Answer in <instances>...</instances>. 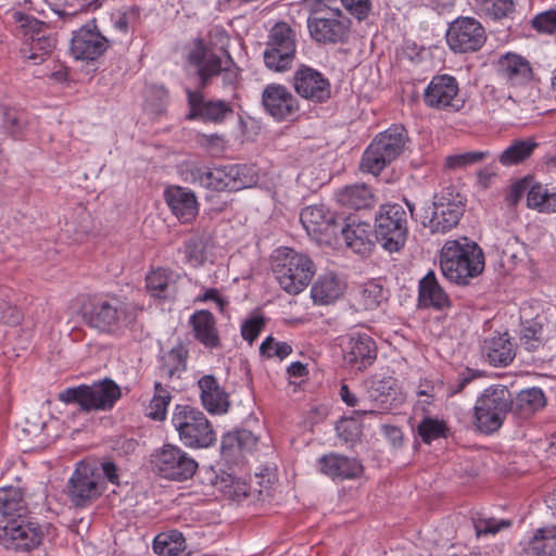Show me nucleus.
Wrapping results in <instances>:
<instances>
[{"instance_id": "23", "label": "nucleus", "mask_w": 556, "mask_h": 556, "mask_svg": "<svg viewBox=\"0 0 556 556\" xmlns=\"http://www.w3.org/2000/svg\"><path fill=\"white\" fill-rule=\"evenodd\" d=\"M262 103L268 114L276 119H286L299 110L296 98L283 85H267L262 93Z\"/></svg>"}, {"instance_id": "42", "label": "nucleus", "mask_w": 556, "mask_h": 556, "mask_svg": "<svg viewBox=\"0 0 556 556\" xmlns=\"http://www.w3.org/2000/svg\"><path fill=\"white\" fill-rule=\"evenodd\" d=\"M538 147L531 139L516 140L507 147L498 156L504 166L516 165L528 159Z\"/></svg>"}, {"instance_id": "1", "label": "nucleus", "mask_w": 556, "mask_h": 556, "mask_svg": "<svg viewBox=\"0 0 556 556\" xmlns=\"http://www.w3.org/2000/svg\"><path fill=\"white\" fill-rule=\"evenodd\" d=\"M440 266L447 280L467 286L483 273L484 254L476 242L466 237L448 240L441 249Z\"/></svg>"}, {"instance_id": "29", "label": "nucleus", "mask_w": 556, "mask_h": 556, "mask_svg": "<svg viewBox=\"0 0 556 556\" xmlns=\"http://www.w3.org/2000/svg\"><path fill=\"white\" fill-rule=\"evenodd\" d=\"M165 200L172 212L182 223H189L198 214L199 207L194 193L186 188L172 186L165 190Z\"/></svg>"}, {"instance_id": "11", "label": "nucleus", "mask_w": 556, "mask_h": 556, "mask_svg": "<svg viewBox=\"0 0 556 556\" xmlns=\"http://www.w3.org/2000/svg\"><path fill=\"white\" fill-rule=\"evenodd\" d=\"M13 18L21 24L25 37L21 49L24 58L34 64H41L55 48L56 40L51 29L43 22L21 12H14Z\"/></svg>"}, {"instance_id": "19", "label": "nucleus", "mask_w": 556, "mask_h": 556, "mask_svg": "<svg viewBox=\"0 0 556 556\" xmlns=\"http://www.w3.org/2000/svg\"><path fill=\"white\" fill-rule=\"evenodd\" d=\"M68 496L75 506H85L102 494L100 473L86 463H79L68 481Z\"/></svg>"}, {"instance_id": "24", "label": "nucleus", "mask_w": 556, "mask_h": 556, "mask_svg": "<svg viewBox=\"0 0 556 556\" xmlns=\"http://www.w3.org/2000/svg\"><path fill=\"white\" fill-rule=\"evenodd\" d=\"M201 90L192 91L187 89L188 105L190 108L189 119L201 118L206 122L218 123L224 121L226 115L232 113L230 104L223 100L205 101Z\"/></svg>"}, {"instance_id": "38", "label": "nucleus", "mask_w": 556, "mask_h": 556, "mask_svg": "<svg viewBox=\"0 0 556 556\" xmlns=\"http://www.w3.org/2000/svg\"><path fill=\"white\" fill-rule=\"evenodd\" d=\"M527 551L534 556L556 555V525L538 529L529 541Z\"/></svg>"}, {"instance_id": "39", "label": "nucleus", "mask_w": 556, "mask_h": 556, "mask_svg": "<svg viewBox=\"0 0 556 556\" xmlns=\"http://www.w3.org/2000/svg\"><path fill=\"white\" fill-rule=\"evenodd\" d=\"M27 513V507L23 497V492L18 486L0 488V515L4 517H23Z\"/></svg>"}, {"instance_id": "21", "label": "nucleus", "mask_w": 556, "mask_h": 556, "mask_svg": "<svg viewBox=\"0 0 556 556\" xmlns=\"http://www.w3.org/2000/svg\"><path fill=\"white\" fill-rule=\"evenodd\" d=\"M377 354L376 342L366 333H353L344 342L343 361L351 370H366L374 364Z\"/></svg>"}, {"instance_id": "37", "label": "nucleus", "mask_w": 556, "mask_h": 556, "mask_svg": "<svg viewBox=\"0 0 556 556\" xmlns=\"http://www.w3.org/2000/svg\"><path fill=\"white\" fill-rule=\"evenodd\" d=\"M337 201L340 205L353 210L368 208L375 203L371 190L364 184L346 186L337 194Z\"/></svg>"}, {"instance_id": "17", "label": "nucleus", "mask_w": 556, "mask_h": 556, "mask_svg": "<svg viewBox=\"0 0 556 556\" xmlns=\"http://www.w3.org/2000/svg\"><path fill=\"white\" fill-rule=\"evenodd\" d=\"M424 101L429 108L447 112H457L465 104L457 80L446 74L432 77L424 92Z\"/></svg>"}, {"instance_id": "57", "label": "nucleus", "mask_w": 556, "mask_h": 556, "mask_svg": "<svg viewBox=\"0 0 556 556\" xmlns=\"http://www.w3.org/2000/svg\"><path fill=\"white\" fill-rule=\"evenodd\" d=\"M343 7L358 21L365 20L370 10V0H341Z\"/></svg>"}, {"instance_id": "25", "label": "nucleus", "mask_w": 556, "mask_h": 556, "mask_svg": "<svg viewBox=\"0 0 556 556\" xmlns=\"http://www.w3.org/2000/svg\"><path fill=\"white\" fill-rule=\"evenodd\" d=\"M200 400L203 407L213 415L228 412L230 406L229 394L219 384L213 375H204L198 380Z\"/></svg>"}, {"instance_id": "45", "label": "nucleus", "mask_w": 556, "mask_h": 556, "mask_svg": "<svg viewBox=\"0 0 556 556\" xmlns=\"http://www.w3.org/2000/svg\"><path fill=\"white\" fill-rule=\"evenodd\" d=\"M519 340L525 350L536 351L543 344V324L539 319L522 323Z\"/></svg>"}, {"instance_id": "54", "label": "nucleus", "mask_w": 556, "mask_h": 556, "mask_svg": "<svg viewBox=\"0 0 556 556\" xmlns=\"http://www.w3.org/2000/svg\"><path fill=\"white\" fill-rule=\"evenodd\" d=\"M23 319L21 311L9 301H0V324L16 326Z\"/></svg>"}, {"instance_id": "36", "label": "nucleus", "mask_w": 556, "mask_h": 556, "mask_svg": "<svg viewBox=\"0 0 556 556\" xmlns=\"http://www.w3.org/2000/svg\"><path fill=\"white\" fill-rule=\"evenodd\" d=\"M545 406V395L539 388L522 390L513 400L511 413L518 418L527 419Z\"/></svg>"}, {"instance_id": "7", "label": "nucleus", "mask_w": 556, "mask_h": 556, "mask_svg": "<svg viewBox=\"0 0 556 556\" xmlns=\"http://www.w3.org/2000/svg\"><path fill=\"white\" fill-rule=\"evenodd\" d=\"M85 323L105 333H115L135 320L126 303L118 298L94 299L83 308Z\"/></svg>"}, {"instance_id": "4", "label": "nucleus", "mask_w": 556, "mask_h": 556, "mask_svg": "<svg viewBox=\"0 0 556 556\" xmlns=\"http://www.w3.org/2000/svg\"><path fill=\"white\" fill-rule=\"evenodd\" d=\"M244 166L230 164L210 167L197 163L186 165L182 172L188 184L213 191H238L250 186L251 179L244 174Z\"/></svg>"}, {"instance_id": "22", "label": "nucleus", "mask_w": 556, "mask_h": 556, "mask_svg": "<svg viewBox=\"0 0 556 556\" xmlns=\"http://www.w3.org/2000/svg\"><path fill=\"white\" fill-rule=\"evenodd\" d=\"M108 43L96 26L86 25L74 31L70 50L77 60L92 61L103 54Z\"/></svg>"}, {"instance_id": "61", "label": "nucleus", "mask_w": 556, "mask_h": 556, "mask_svg": "<svg viewBox=\"0 0 556 556\" xmlns=\"http://www.w3.org/2000/svg\"><path fill=\"white\" fill-rule=\"evenodd\" d=\"M480 372L467 368L460 376L456 384L448 387V394L454 395L460 393L473 379L478 378Z\"/></svg>"}, {"instance_id": "47", "label": "nucleus", "mask_w": 556, "mask_h": 556, "mask_svg": "<svg viewBox=\"0 0 556 556\" xmlns=\"http://www.w3.org/2000/svg\"><path fill=\"white\" fill-rule=\"evenodd\" d=\"M490 153L488 151H467L452 154L445 157L444 166L450 170L464 169L470 165L485 160Z\"/></svg>"}, {"instance_id": "32", "label": "nucleus", "mask_w": 556, "mask_h": 556, "mask_svg": "<svg viewBox=\"0 0 556 556\" xmlns=\"http://www.w3.org/2000/svg\"><path fill=\"white\" fill-rule=\"evenodd\" d=\"M180 279L181 276L175 270L159 268L147 276V289L154 298L172 299L178 291L177 283Z\"/></svg>"}, {"instance_id": "46", "label": "nucleus", "mask_w": 556, "mask_h": 556, "mask_svg": "<svg viewBox=\"0 0 556 556\" xmlns=\"http://www.w3.org/2000/svg\"><path fill=\"white\" fill-rule=\"evenodd\" d=\"M172 395L161 382L154 384V395L148 407V416L153 420H164L167 406L170 403Z\"/></svg>"}, {"instance_id": "15", "label": "nucleus", "mask_w": 556, "mask_h": 556, "mask_svg": "<svg viewBox=\"0 0 556 556\" xmlns=\"http://www.w3.org/2000/svg\"><path fill=\"white\" fill-rule=\"evenodd\" d=\"M485 30L473 17L462 16L453 21L446 31V42L458 53L478 51L485 42Z\"/></svg>"}, {"instance_id": "28", "label": "nucleus", "mask_w": 556, "mask_h": 556, "mask_svg": "<svg viewBox=\"0 0 556 556\" xmlns=\"http://www.w3.org/2000/svg\"><path fill=\"white\" fill-rule=\"evenodd\" d=\"M338 230L342 233L346 247L355 253L364 255L370 252L372 242L369 224L356 220V218H340Z\"/></svg>"}, {"instance_id": "9", "label": "nucleus", "mask_w": 556, "mask_h": 556, "mask_svg": "<svg viewBox=\"0 0 556 556\" xmlns=\"http://www.w3.org/2000/svg\"><path fill=\"white\" fill-rule=\"evenodd\" d=\"M464 214L463 198L447 189L434 197V201L421 208L419 216L425 228L432 233H445L453 229Z\"/></svg>"}, {"instance_id": "27", "label": "nucleus", "mask_w": 556, "mask_h": 556, "mask_svg": "<svg viewBox=\"0 0 556 556\" xmlns=\"http://www.w3.org/2000/svg\"><path fill=\"white\" fill-rule=\"evenodd\" d=\"M497 74L511 86H521L533 78L530 62L522 55L508 52L497 61Z\"/></svg>"}, {"instance_id": "8", "label": "nucleus", "mask_w": 556, "mask_h": 556, "mask_svg": "<svg viewBox=\"0 0 556 556\" xmlns=\"http://www.w3.org/2000/svg\"><path fill=\"white\" fill-rule=\"evenodd\" d=\"M513 395L504 386L484 390L475 406V424L483 433L498 430L508 412H511Z\"/></svg>"}, {"instance_id": "20", "label": "nucleus", "mask_w": 556, "mask_h": 556, "mask_svg": "<svg viewBox=\"0 0 556 556\" xmlns=\"http://www.w3.org/2000/svg\"><path fill=\"white\" fill-rule=\"evenodd\" d=\"M292 83L295 92L313 103H324L330 98L329 79L311 66L301 65L294 72Z\"/></svg>"}, {"instance_id": "6", "label": "nucleus", "mask_w": 556, "mask_h": 556, "mask_svg": "<svg viewBox=\"0 0 556 556\" xmlns=\"http://www.w3.org/2000/svg\"><path fill=\"white\" fill-rule=\"evenodd\" d=\"M172 424L188 447H208L216 441L215 431L204 413L190 405H176Z\"/></svg>"}, {"instance_id": "58", "label": "nucleus", "mask_w": 556, "mask_h": 556, "mask_svg": "<svg viewBox=\"0 0 556 556\" xmlns=\"http://www.w3.org/2000/svg\"><path fill=\"white\" fill-rule=\"evenodd\" d=\"M25 428L24 431L34 437H39L42 434L43 430L47 427V424L45 420H41V417L37 413H30L26 419H25Z\"/></svg>"}, {"instance_id": "48", "label": "nucleus", "mask_w": 556, "mask_h": 556, "mask_svg": "<svg viewBox=\"0 0 556 556\" xmlns=\"http://www.w3.org/2000/svg\"><path fill=\"white\" fill-rule=\"evenodd\" d=\"M386 300L387 291L379 282L372 280L363 285L361 303L365 309H376Z\"/></svg>"}, {"instance_id": "64", "label": "nucleus", "mask_w": 556, "mask_h": 556, "mask_svg": "<svg viewBox=\"0 0 556 556\" xmlns=\"http://www.w3.org/2000/svg\"><path fill=\"white\" fill-rule=\"evenodd\" d=\"M514 2L513 0H494L492 4V11L495 17L506 16L508 13L513 12Z\"/></svg>"}, {"instance_id": "55", "label": "nucleus", "mask_w": 556, "mask_h": 556, "mask_svg": "<svg viewBox=\"0 0 556 556\" xmlns=\"http://www.w3.org/2000/svg\"><path fill=\"white\" fill-rule=\"evenodd\" d=\"M510 526V521L501 520L496 521L495 519H478L475 522V530L477 536L485 535V534H495L501 529L508 528Z\"/></svg>"}, {"instance_id": "44", "label": "nucleus", "mask_w": 556, "mask_h": 556, "mask_svg": "<svg viewBox=\"0 0 556 556\" xmlns=\"http://www.w3.org/2000/svg\"><path fill=\"white\" fill-rule=\"evenodd\" d=\"M186 354L182 348L172 349L163 358L160 376L168 380L179 377L186 370Z\"/></svg>"}, {"instance_id": "30", "label": "nucleus", "mask_w": 556, "mask_h": 556, "mask_svg": "<svg viewBox=\"0 0 556 556\" xmlns=\"http://www.w3.org/2000/svg\"><path fill=\"white\" fill-rule=\"evenodd\" d=\"M418 304L420 307H432L437 311H444L451 306V300L440 286L435 274L430 270L419 281Z\"/></svg>"}, {"instance_id": "16", "label": "nucleus", "mask_w": 556, "mask_h": 556, "mask_svg": "<svg viewBox=\"0 0 556 556\" xmlns=\"http://www.w3.org/2000/svg\"><path fill=\"white\" fill-rule=\"evenodd\" d=\"M43 539L41 527L33 521L13 518L0 529V544L5 548L28 552L38 547Z\"/></svg>"}, {"instance_id": "59", "label": "nucleus", "mask_w": 556, "mask_h": 556, "mask_svg": "<svg viewBox=\"0 0 556 556\" xmlns=\"http://www.w3.org/2000/svg\"><path fill=\"white\" fill-rule=\"evenodd\" d=\"M337 432L341 440L345 443H355L358 439V429L355 425L349 421H341L337 425Z\"/></svg>"}, {"instance_id": "43", "label": "nucleus", "mask_w": 556, "mask_h": 556, "mask_svg": "<svg viewBox=\"0 0 556 556\" xmlns=\"http://www.w3.org/2000/svg\"><path fill=\"white\" fill-rule=\"evenodd\" d=\"M184 549L185 538L177 531L160 533L153 541V551L161 556H178Z\"/></svg>"}, {"instance_id": "62", "label": "nucleus", "mask_w": 556, "mask_h": 556, "mask_svg": "<svg viewBox=\"0 0 556 556\" xmlns=\"http://www.w3.org/2000/svg\"><path fill=\"white\" fill-rule=\"evenodd\" d=\"M4 123L13 134H18L26 123L23 113L7 111L4 113Z\"/></svg>"}, {"instance_id": "31", "label": "nucleus", "mask_w": 556, "mask_h": 556, "mask_svg": "<svg viewBox=\"0 0 556 556\" xmlns=\"http://www.w3.org/2000/svg\"><path fill=\"white\" fill-rule=\"evenodd\" d=\"M320 471L332 479H353L363 472V466L356 458L339 454L324 455L319 459Z\"/></svg>"}, {"instance_id": "40", "label": "nucleus", "mask_w": 556, "mask_h": 556, "mask_svg": "<svg viewBox=\"0 0 556 556\" xmlns=\"http://www.w3.org/2000/svg\"><path fill=\"white\" fill-rule=\"evenodd\" d=\"M527 205L539 213H556V191L549 192L541 184H534L527 192Z\"/></svg>"}, {"instance_id": "49", "label": "nucleus", "mask_w": 556, "mask_h": 556, "mask_svg": "<svg viewBox=\"0 0 556 556\" xmlns=\"http://www.w3.org/2000/svg\"><path fill=\"white\" fill-rule=\"evenodd\" d=\"M417 431L421 440L429 444L433 440L444 435L445 424L443 421L426 417L418 425Z\"/></svg>"}, {"instance_id": "35", "label": "nucleus", "mask_w": 556, "mask_h": 556, "mask_svg": "<svg viewBox=\"0 0 556 556\" xmlns=\"http://www.w3.org/2000/svg\"><path fill=\"white\" fill-rule=\"evenodd\" d=\"M483 352L490 363L495 366H506L511 363L515 357L514 345L507 333L485 339Z\"/></svg>"}, {"instance_id": "34", "label": "nucleus", "mask_w": 556, "mask_h": 556, "mask_svg": "<svg viewBox=\"0 0 556 556\" xmlns=\"http://www.w3.org/2000/svg\"><path fill=\"white\" fill-rule=\"evenodd\" d=\"M396 380L392 377L372 380L366 391V399L372 402V406L357 414H377L379 409H387L390 400H394Z\"/></svg>"}, {"instance_id": "14", "label": "nucleus", "mask_w": 556, "mask_h": 556, "mask_svg": "<svg viewBox=\"0 0 556 556\" xmlns=\"http://www.w3.org/2000/svg\"><path fill=\"white\" fill-rule=\"evenodd\" d=\"M188 59L190 64L197 67L200 89H205L210 85L211 79L217 75H222L224 87H233L237 83V70L228 66L223 67L220 58L208 52L202 39L194 41Z\"/></svg>"}, {"instance_id": "41", "label": "nucleus", "mask_w": 556, "mask_h": 556, "mask_svg": "<svg viewBox=\"0 0 556 556\" xmlns=\"http://www.w3.org/2000/svg\"><path fill=\"white\" fill-rule=\"evenodd\" d=\"M311 292L315 303L329 304L340 296L342 288L334 276L325 275L313 285Z\"/></svg>"}, {"instance_id": "12", "label": "nucleus", "mask_w": 556, "mask_h": 556, "mask_svg": "<svg viewBox=\"0 0 556 556\" xmlns=\"http://www.w3.org/2000/svg\"><path fill=\"white\" fill-rule=\"evenodd\" d=\"M296 33L286 22L276 23L269 30L263 53L265 65L274 72L289 70L295 58Z\"/></svg>"}, {"instance_id": "63", "label": "nucleus", "mask_w": 556, "mask_h": 556, "mask_svg": "<svg viewBox=\"0 0 556 556\" xmlns=\"http://www.w3.org/2000/svg\"><path fill=\"white\" fill-rule=\"evenodd\" d=\"M382 431L393 447H400L403 443V432L399 427L384 425Z\"/></svg>"}, {"instance_id": "52", "label": "nucleus", "mask_w": 556, "mask_h": 556, "mask_svg": "<svg viewBox=\"0 0 556 556\" xmlns=\"http://www.w3.org/2000/svg\"><path fill=\"white\" fill-rule=\"evenodd\" d=\"M185 255L192 266L202 265L206 258L203 242L200 239L188 240L185 244Z\"/></svg>"}, {"instance_id": "18", "label": "nucleus", "mask_w": 556, "mask_h": 556, "mask_svg": "<svg viewBox=\"0 0 556 556\" xmlns=\"http://www.w3.org/2000/svg\"><path fill=\"white\" fill-rule=\"evenodd\" d=\"M309 34L314 40L321 43H342L349 38L350 20L339 10L330 11L324 16L309 17L307 21Z\"/></svg>"}, {"instance_id": "10", "label": "nucleus", "mask_w": 556, "mask_h": 556, "mask_svg": "<svg viewBox=\"0 0 556 556\" xmlns=\"http://www.w3.org/2000/svg\"><path fill=\"white\" fill-rule=\"evenodd\" d=\"M407 213L400 204L381 205L376 215L377 241L390 253L399 252L407 239Z\"/></svg>"}, {"instance_id": "26", "label": "nucleus", "mask_w": 556, "mask_h": 556, "mask_svg": "<svg viewBox=\"0 0 556 556\" xmlns=\"http://www.w3.org/2000/svg\"><path fill=\"white\" fill-rule=\"evenodd\" d=\"M300 220L308 233L334 236L340 225L338 218L324 205H311L302 210Z\"/></svg>"}, {"instance_id": "60", "label": "nucleus", "mask_w": 556, "mask_h": 556, "mask_svg": "<svg viewBox=\"0 0 556 556\" xmlns=\"http://www.w3.org/2000/svg\"><path fill=\"white\" fill-rule=\"evenodd\" d=\"M236 433L238 439V451L250 452L255 447L257 438L250 430L242 429L236 431Z\"/></svg>"}, {"instance_id": "13", "label": "nucleus", "mask_w": 556, "mask_h": 556, "mask_svg": "<svg viewBox=\"0 0 556 556\" xmlns=\"http://www.w3.org/2000/svg\"><path fill=\"white\" fill-rule=\"evenodd\" d=\"M154 472L164 479L186 481L193 477L198 463L177 445L165 444L151 455Z\"/></svg>"}, {"instance_id": "5", "label": "nucleus", "mask_w": 556, "mask_h": 556, "mask_svg": "<svg viewBox=\"0 0 556 556\" xmlns=\"http://www.w3.org/2000/svg\"><path fill=\"white\" fill-rule=\"evenodd\" d=\"M119 397L121 389L111 379H104L92 384L67 388L58 395L61 402L76 404L84 413L110 410Z\"/></svg>"}, {"instance_id": "53", "label": "nucleus", "mask_w": 556, "mask_h": 556, "mask_svg": "<svg viewBox=\"0 0 556 556\" xmlns=\"http://www.w3.org/2000/svg\"><path fill=\"white\" fill-rule=\"evenodd\" d=\"M140 11L138 7H131L118 15L114 22V27L122 33H128L138 24Z\"/></svg>"}, {"instance_id": "33", "label": "nucleus", "mask_w": 556, "mask_h": 556, "mask_svg": "<svg viewBox=\"0 0 556 556\" xmlns=\"http://www.w3.org/2000/svg\"><path fill=\"white\" fill-rule=\"evenodd\" d=\"M190 325L194 338L204 346L208 349L219 348L220 339L216 328V319L211 312L197 311L190 317Z\"/></svg>"}, {"instance_id": "50", "label": "nucleus", "mask_w": 556, "mask_h": 556, "mask_svg": "<svg viewBox=\"0 0 556 556\" xmlns=\"http://www.w3.org/2000/svg\"><path fill=\"white\" fill-rule=\"evenodd\" d=\"M260 352L267 357L277 356L282 359L292 353V346L287 342H277L273 337H268L262 342Z\"/></svg>"}, {"instance_id": "51", "label": "nucleus", "mask_w": 556, "mask_h": 556, "mask_svg": "<svg viewBox=\"0 0 556 556\" xmlns=\"http://www.w3.org/2000/svg\"><path fill=\"white\" fill-rule=\"evenodd\" d=\"M531 25L539 33H556V7L535 15L531 21Z\"/></svg>"}, {"instance_id": "3", "label": "nucleus", "mask_w": 556, "mask_h": 556, "mask_svg": "<svg viewBox=\"0 0 556 556\" xmlns=\"http://www.w3.org/2000/svg\"><path fill=\"white\" fill-rule=\"evenodd\" d=\"M271 269L280 288L289 294L302 292L315 275V265L312 260L289 248L276 250Z\"/></svg>"}, {"instance_id": "2", "label": "nucleus", "mask_w": 556, "mask_h": 556, "mask_svg": "<svg viewBox=\"0 0 556 556\" xmlns=\"http://www.w3.org/2000/svg\"><path fill=\"white\" fill-rule=\"evenodd\" d=\"M408 142V131L403 125L394 124L379 132L362 156V170L379 175L405 151Z\"/></svg>"}, {"instance_id": "56", "label": "nucleus", "mask_w": 556, "mask_h": 556, "mask_svg": "<svg viewBox=\"0 0 556 556\" xmlns=\"http://www.w3.org/2000/svg\"><path fill=\"white\" fill-rule=\"evenodd\" d=\"M264 326L265 320L263 317H252L242 324L241 334L244 340L249 341V343L252 344L254 340L258 337Z\"/></svg>"}]
</instances>
